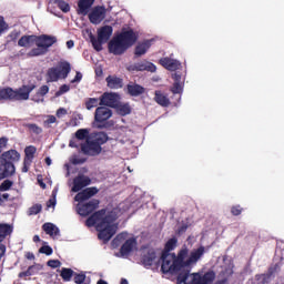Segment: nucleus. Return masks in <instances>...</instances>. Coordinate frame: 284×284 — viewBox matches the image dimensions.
<instances>
[{"mask_svg":"<svg viewBox=\"0 0 284 284\" xmlns=\"http://www.w3.org/2000/svg\"><path fill=\"white\" fill-rule=\"evenodd\" d=\"M179 240L176 237L170 239L164 246L161 255V272L162 274H176L183 271V267H194L200 258L205 254V246H200L190 252L187 245H183L176 253H171L176 250Z\"/></svg>","mask_w":284,"mask_h":284,"instance_id":"nucleus-1","label":"nucleus"},{"mask_svg":"<svg viewBox=\"0 0 284 284\" xmlns=\"http://www.w3.org/2000/svg\"><path fill=\"white\" fill-rule=\"evenodd\" d=\"M114 221H116V216L114 213H108V210L102 209L93 214H91L87 221V227H94L98 233V239L103 241V243H108L114 234H116V225H114Z\"/></svg>","mask_w":284,"mask_h":284,"instance_id":"nucleus-2","label":"nucleus"},{"mask_svg":"<svg viewBox=\"0 0 284 284\" xmlns=\"http://www.w3.org/2000/svg\"><path fill=\"white\" fill-rule=\"evenodd\" d=\"M33 43L37 48L31 49L28 57H43V54H48V50L57 43V37L48 34L22 36L18 41L20 48H30Z\"/></svg>","mask_w":284,"mask_h":284,"instance_id":"nucleus-3","label":"nucleus"},{"mask_svg":"<svg viewBox=\"0 0 284 284\" xmlns=\"http://www.w3.org/2000/svg\"><path fill=\"white\" fill-rule=\"evenodd\" d=\"M37 89V84H23L18 89L11 87H0V103L2 101H28L30 94Z\"/></svg>","mask_w":284,"mask_h":284,"instance_id":"nucleus-4","label":"nucleus"},{"mask_svg":"<svg viewBox=\"0 0 284 284\" xmlns=\"http://www.w3.org/2000/svg\"><path fill=\"white\" fill-rule=\"evenodd\" d=\"M179 272L176 281L180 284H212L214 283V278H216V274L213 271L206 272L204 275L199 273L190 275L192 267H183L182 271Z\"/></svg>","mask_w":284,"mask_h":284,"instance_id":"nucleus-5","label":"nucleus"},{"mask_svg":"<svg viewBox=\"0 0 284 284\" xmlns=\"http://www.w3.org/2000/svg\"><path fill=\"white\" fill-rule=\"evenodd\" d=\"M21 159V154L17 152V150L11 149L6 151L0 156V181L3 179H8V176H12L17 169L14 168V163H17Z\"/></svg>","mask_w":284,"mask_h":284,"instance_id":"nucleus-6","label":"nucleus"},{"mask_svg":"<svg viewBox=\"0 0 284 284\" xmlns=\"http://www.w3.org/2000/svg\"><path fill=\"white\" fill-rule=\"evenodd\" d=\"M112 32H114L112 26H104L98 30V38L92 34L90 36V41L97 52H101V50H103V43H108V41H110Z\"/></svg>","mask_w":284,"mask_h":284,"instance_id":"nucleus-7","label":"nucleus"},{"mask_svg":"<svg viewBox=\"0 0 284 284\" xmlns=\"http://www.w3.org/2000/svg\"><path fill=\"white\" fill-rule=\"evenodd\" d=\"M129 72H156V65L154 63L142 60L126 67Z\"/></svg>","mask_w":284,"mask_h":284,"instance_id":"nucleus-8","label":"nucleus"},{"mask_svg":"<svg viewBox=\"0 0 284 284\" xmlns=\"http://www.w3.org/2000/svg\"><path fill=\"white\" fill-rule=\"evenodd\" d=\"M126 50H129V48L123 43L121 39H119V36L114 37L109 42V52L115 57L124 54Z\"/></svg>","mask_w":284,"mask_h":284,"instance_id":"nucleus-9","label":"nucleus"},{"mask_svg":"<svg viewBox=\"0 0 284 284\" xmlns=\"http://www.w3.org/2000/svg\"><path fill=\"white\" fill-rule=\"evenodd\" d=\"M80 150L85 156H99V153L103 150L99 148L91 139L80 144Z\"/></svg>","mask_w":284,"mask_h":284,"instance_id":"nucleus-10","label":"nucleus"},{"mask_svg":"<svg viewBox=\"0 0 284 284\" xmlns=\"http://www.w3.org/2000/svg\"><path fill=\"white\" fill-rule=\"evenodd\" d=\"M118 37L122 41V43L129 49L132 48V45H134L136 41H139V34L132 29L121 31Z\"/></svg>","mask_w":284,"mask_h":284,"instance_id":"nucleus-11","label":"nucleus"},{"mask_svg":"<svg viewBox=\"0 0 284 284\" xmlns=\"http://www.w3.org/2000/svg\"><path fill=\"white\" fill-rule=\"evenodd\" d=\"M119 99H121L119 93L104 92L100 97V105H105V108H118Z\"/></svg>","mask_w":284,"mask_h":284,"instance_id":"nucleus-12","label":"nucleus"},{"mask_svg":"<svg viewBox=\"0 0 284 284\" xmlns=\"http://www.w3.org/2000/svg\"><path fill=\"white\" fill-rule=\"evenodd\" d=\"M97 207H99V200H91L87 203L80 202L78 204V214L80 216H90Z\"/></svg>","mask_w":284,"mask_h":284,"instance_id":"nucleus-13","label":"nucleus"},{"mask_svg":"<svg viewBox=\"0 0 284 284\" xmlns=\"http://www.w3.org/2000/svg\"><path fill=\"white\" fill-rule=\"evenodd\" d=\"M105 7H94L92 11L89 13V21L93 23V26H99L103 19H105Z\"/></svg>","mask_w":284,"mask_h":284,"instance_id":"nucleus-14","label":"nucleus"},{"mask_svg":"<svg viewBox=\"0 0 284 284\" xmlns=\"http://www.w3.org/2000/svg\"><path fill=\"white\" fill-rule=\"evenodd\" d=\"M112 119V110L108 106H98L94 112V121L95 123H105Z\"/></svg>","mask_w":284,"mask_h":284,"instance_id":"nucleus-15","label":"nucleus"},{"mask_svg":"<svg viewBox=\"0 0 284 284\" xmlns=\"http://www.w3.org/2000/svg\"><path fill=\"white\" fill-rule=\"evenodd\" d=\"M156 261V251L154 248H148L143 251L141 256V263L144 267H152Z\"/></svg>","mask_w":284,"mask_h":284,"instance_id":"nucleus-16","label":"nucleus"},{"mask_svg":"<svg viewBox=\"0 0 284 284\" xmlns=\"http://www.w3.org/2000/svg\"><path fill=\"white\" fill-rule=\"evenodd\" d=\"M95 194H99V189L94 186L87 187L83 191L79 192L74 199L78 203H83V201H88L89 199H92V196H95Z\"/></svg>","mask_w":284,"mask_h":284,"instance_id":"nucleus-17","label":"nucleus"},{"mask_svg":"<svg viewBox=\"0 0 284 284\" xmlns=\"http://www.w3.org/2000/svg\"><path fill=\"white\" fill-rule=\"evenodd\" d=\"M92 183V180L85 175H78L73 180L72 192H81L83 187H88Z\"/></svg>","mask_w":284,"mask_h":284,"instance_id":"nucleus-18","label":"nucleus"},{"mask_svg":"<svg viewBox=\"0 0 284 284\" xmlns=\"http://www.w3.org/2000/svg\"><path fill=\"white\" fill-rule=\"evenodd\" d=\"M283 267V257H274L273 263L270 265L266 276L267 278H272V276H276L281 268Z\"/></svg>","mask_w":284,"mask_h":284,"instance_id":"nucleus-19","label":"nucleus"},{"mask_svg":"<svg viewBox=\"0 0 284 284\" xmlns=\"http://www.w3.org/2000/svg\"><path fill=\"white\" fill-rule=\"evenodd\" d=\"M160 65H162V68H165V70L174 72L181 68V62L171 58H162L160 59Z\"/></svg>","mask_w":284,"mask_h":284,"instance_id":"nucleus-20","label":"nucleus"},{"mask_svg":"<svg viewBox=\"0 0 284 284\" xmlns=\"http://www.w3.org/2000/svg\"><path fill=\"white\" fill-rule=\"evenodd\" d=\"M135 247H136V239L131 237L126 240L120 248L121 256H130V253L133 252Z\"/></svg>","mask_w":284,"mask_h":284,"instance_id":"nucleus-21","label":"nucleus"},{"mask_svg":"<svg viewBox=\"0 0 284 284\" xmlns=\"http://www.w3.org/2000/svg\"><path fill=\"white\" fill-rule=\"evenodd\" d=\"M92 6H94V0H80L78 2V14L88 16Z\"/></svg>","mask_w":284,"mask_h":284,"instance_id":"nucleus-22","label":"nucleus"},{"mask_svg":"<svg viewBox=\"0 0 284 284\" xmlns=\"http://www.w3.org/2000/svg\"><path fill=\"white\" fill-rule=\"evenodd\" d=\"M109 139L110 138L105 132L91 133V140L98 148H101L102 145H104V143H108Z\"/></svg>","mask_w":284,"mask_h":284,"instance_id":"nucleus-23","label":"nucleus"},{"mask_svg":"<svg viewBox=\"0 0 284 284\" xmlns=\"http://www.w3.org/2000/svg\"><path fill=\"white\" fill-rule=\"evenodd\" d=\"M126 91L130 97H141V94H145V88L138 83H130L126 85Z\"/></svg>","mask_w":284,"mask_h":284,"instance_id":"nucleus-24","label":"nucleus"},{"mask_svg":"<svg viewBox=\"0 0 284 284\" xmlns=\"http://www.w3.org/2000/svg\"><path fill=\"white\" fill-rule=\"evenodd\" d=\"M154 101L155 103H158V105H161L162 108H169L170 105V98H168V95L159 90L154 93Z\"/></svg>","mask_w":284,"mask_h":284,"instance_id":"nucleus-25","label":"nucleus"},{"mask_svg":"<svg viewBox=\"0 0 284 284\" xmlns=\"http://www.w3.org/2000/svg\"><path fill=\"white\" fill-rule=\"evenodd\" d=\"M108 88L111 90H119L120 88H123V79L109 75L106 79Z\"/></svg>","mask_w":284,"mask_h":284,"instance_id":"nucleus-26","label":"nucleus"},{"mask_svg":"<svg viewBox=\"0 0 284 284\" xmlns=\"http://www.w3.org/2000/svg\"><path fill=\"white\" fill-rule=\"evenodd\" d=\"M34 154H37V146L34 145H29L24 149V159L27 165L32 163L34 161Z\"/></svg>","mask_w":284,"mask_h":284,"instance_id":"nucleus-27","label":"nucleus"},{"mask_svg":"<svg viewBox=\"0 0 284 284\" xmlns=\"http://www.w3.org/2000/svg\"><path fill=\"white\" fill-rule=\"evenodd\" d=\"M42 230L49 236H59V227H57V225H54V224H52L50 222L44 223L42 225Z\"/></svg>","mask_w":284,"mask_h":284,"instance_id":"nucleus-28","label":"nucleus"},{"mask_svg":"<svg viewBox=\"0 0 284 284\" xmlns=\"http://www.w3.org/2000/svg\"><path fill=\"white\" fill-rule=\"evenodd\" d=\"M58 70H59L60 79H68V74L72 72V67L70 65V62L64 61L60 64Z\"/></svg>","mask_w":284,"mask_h":284,"instance_id":"nucleus-29","label":"nucleus"},{"mask_svg":"<svg viewBox=\"0 0 284 284\" xmlns=\"http://www.w3.org/2000/svg\"><path fill=\"white\" fill-rule=\"evenodd\" d=\"M150 41L146 40L142 43H139L136 47H135V51H134V54L135 57H143V54H145L148 52V50H150Z\"/></svg>","mask_w":284,"mask_h":284,"instance_id":"nucleus-30","label":"nucleus"},{"mask_svg":"<svg viewBox=\"0 0 284 284\" xmlns=\"http://www.w3.org/2000/svg\"><path fill=\"white\" fill-rule=\"evenodd\" d=\"M48 82L54 83L61 79V75L59 74V68H50L47 71Z\"/></svg>","mask_w":284,"mask_h":284,"instance_id":"nucleus-31","label":"nucleus"},{"mask_svg":"<svg viewBox=\"0 0 284 284\" xmlns=\"http://www.w3.org/2000/svg\"><path fill=\"white\" fill-rule=\"evenodd\" d=\"M75 139L78 141H88L91 139L90 130L89 129H79L75 132Z\"/></svg>","mask_w":284,"mask_h":284,"instance_id":"nucleus-32","label":"nucleus"},{"mask_svg":"<svg viewBox=\"0 0 284 284\" xmlns=\"http://www.w3.org/2000/svg\"><path fill=\"white\" fill-rule=\"evenodd\" d=\"M10 234H12V226L10 224H0V243Z\"/></svg>","mask_w":284,"mask_h":284,"instance_id":"nucleus-33","label":"nucleus"},{"mask_svg":"<svg viewBox=\"0 0 284 284\" xmlns=\"http://www.w3.org/2000/svg\"><path fill=\"white\" fill-rule=\"evenodd\" d=\"M61 278L68 283L70 281H72V277L74 276V272L72 268H68V267H62L61 273H60Z\"/></svg>","mask_w":284,"mask_h":284,"instance_id":"nucleus-34","label":"nucleus"},{"mask_svg":"<svg viewBox=\"0 0 284 284\" xmlns=\"http://www.w3.org/2000/svg\"><path fill=\"white\" fill-rule=\"evenodd\" d=\"M101 99L98 98H89L87 99L84 105L87 108V110H92L93 108H99V105H101Z\"/></svg>","mask_w":284,"mask_h":284,"instance_id":"nucleus-35","label":"nucleus"},{"mask_svg":"<svg viewBox=\"0 0 284 284\" xmlns=\"http://www.w3.org/2000/svg\"><path fill=\"white\" fill-rule=\"evenodd\" d=\"M23 128H27L29 132H32V134H42L43 129L34 123H26L23 124Z\"/></svg>","mask_w":284,"mask_h":284,"instance_id":"nucleus-36","label":"nucleus"},{"mask_svg":"<svg viewBox=\"0 0 284 284\" xmlns=\"http://www.w3.org/2000/svg\"><path fill=\"white\" fill-rule=\"evenodd\" d=\"M116 110H119L120 114L122 116H125L132 112V109L130 108V104H121L118 102V106H115Z\"/></svg>","mask_w":284,"mask_h":284,"instance_id":"nucleus-37","label":"nucleus"},{"mask_svg":"<svg viewBox=\"0 0 284 284\" xmlns=\"http://www.w3.org/2000/svg\"><path fill=\"white\" fill-rule=\"evenodd\" d=\"M74 278V283L77 284H90V282L85 281V274L83 273H75L73 274Z\"/></svg>","mask_w":284,"mask_h":284,"instance_id":"nucleus-38","label":"nucleus"},{"mask_svg":"<svg viewBox=\"0 0 284 284\" xmlns=\"http://www.w3.org/2000/svg\"><path fill=\"white\" fill-rule=\"evenodd\" d=\"M41 210H43V206L41 204H34L28 210L29 216H34L37 214H40Z\"/></svg>","mask_w":284,"mask_h":284,"instance_id":"nucleus-39","label":"nucleus"},{"mask_svg":"<svg viewBox=\"0 0 284 284\" xmlns=\"http://www.w3.org/2000/svg\"><path fill=\"white\" fill-rule=\"evenodd\" d=\"M8 30H10V26L6 22V18L0 16V37L4 34V32H8Z\"/></svg>","mask_w":284,"mask_h":284,"instance_id":"nucleus-40","label":"nucleus"},{"mask_svg":"<svg viewBox=\"0 0 284 284\" xmlns=\"http://www.w3.org/2000/svg\"><path fill=\"white\" fill-rule=\"evenodd\" d=\"M57 6L62 12H70V4L64 0H58Z\"/></svg>","mask_w":284,"mask_h":284,"instance_id":"nucleus-41","label":"nucleus"},{"mask_svg":"<svg viewBox=\"0 0 284 284\" xmlns=\"http://www.w3.org/2000/svg\"><path fill=\"white\" fill-rule=\"evenodd\" d=\"M52 246L50 245H43L39 248L40 254H45V256H52Z\"/></svg>","mask_w":284,"mask_h":284,"instance_id":"nucleus-42","label":"nucleus"},{"mask_svg":"<svg viewBox=\"0 0 284 284\" xmlns=\"http://www.w3.org/2000/svg\"><path fill=\"white\" fill-rule=\"evenodd\" d=\"M13 182L10 180H4L0 185V192H8L12 187Z\"/></svg>","mask_w":284,"mask_h":284,"instance_id":"nucleus-43","label":"nucleus"},{"mask_svg":"<svg viewBox=\"0 0 284 284\" xmlns=\"http://www.w3.org/2000/svg\"><path fill=\"white\" fill-rule=\"evenodd\" d=\"M171 92L173 94H181L183 92V85H181V82H174Z\"/></svg>","mask_w":284,"mask_h":284,"instance_id":"nucleus-44","label":"nucleus"},{"mask_svg":"<svg viewBox=\"0 0 284 284\" xmlns=\"http://www.w3.org/2000/svg\"><path fill=\"white\" fill-rule=\"evenodd\" d=\"M50 92V87L43 84L39 88L38 92L36 93V97H45Z\"/></svg>","mask_w":284,"mask_h":284,"instance_id":"nucleus-45","label":"nucleus"},{"mask_svg":"<svg viewBox=\"0 0 284 284\" xmlns=\"http://www.w3.org/2000/svg\"><path fill=\"white\" fill-rule=\"evenodd\" d=\"M231 214L233 216H241V214H243V207H241V205H233L231 207Z\"/></svg>","mask_w":284,"mask_h":284,"instance_id":"nucleus-46","label":"nucleus"},{"mask_svg":"<svg viewBox=\"0 0 284 284\" xmlns=\"http://www.w3.org/2000/svg\"><path fill=\"white\" fill-rule=\"evenodd\" d=\"M65 92H70V85L68 84H62L59 90L55 92V97H61L65 94Z\"/></svg>","mask_w":284,"mask_h":284,"instance_id":"nucleus-47","label":"nucleus"},{"mask_svg":"<svg viewBox=\"0 0 284 284\" xmlns=\"http://www.w3.org/2000/svg\"><path fill=\"white\" fill-rule=\"evenodd\" d=\"M48 267H51L52 270H57L58 267H61V261L59 260H49L47 262Z\"/></svg>","mask_w":284,"mask_h":284,"instance_id":"nucleus-48","label":"nucleus"},{"mask_svg":"<svg viewBox=\"0 0 284 284\" xmlns=\"http://www.w3.org/2000/svg\"><path fill=\"white\" fill-rule=\"evenodd\" d=\"M83 79V74L81 72H75V77L73 80H71V83H81V80Z\"/></svg>","mask_w":284,"mask_h":284,"instance_id":"nucleus-49","label":"nucleus"},{"mask_svg":"<svg viewBox=\"0 0 284 284\" xmlns=\"http://www.w3.org/2000/svg\"><path fill=\"white\" fill-rule=\"evenodd\" d=\"M8 145V138H0V154L3 152V148Z\"/></svg>","mask_w":284,"mask_h":284,"instance_id":"nucleus-50","label":"nucleus"},{"mask_svg":"<svg viewBox=\"0 0 284 284\" xmlns=\"http://www.w3.org/2000/svg\"><path fill=\"white\" fill-rule=\"evenodd\" d=\"M121 241H123V234H118L112 241V244L118 246L121 243Z\"/></svg>","mask_w":284,"mask_h":284,"instance_id":"nucleus-51","label":"nucleus"},{"mask_svg":"<svg viewBox=\"0 0 284 284\" xmlns=\"http://www.w3.org/2000/svg\"><path fill=\"white\" fill-rule=\"evenodd\" d=\"M65 114H68V110H65L64 108H60L57 110V116L59 119H61V116H65Z\"/></svg>","mask_w":284,"mask_h":284,"instance_id":"nucleus-52","label":"nucleus"},{"mask_svg":"<svg viewBox=\"0 0 284 284\" xmlns=\"http://www.w3.org/2000/svg\"><path fill=\"white\" fill-rule=\"evenodd\" d=\"M32 270V266H30L27 271L19 273V278H23L26 276H32V273L30 272Z\"/></svg>","mask_w":284,"mask_h":284,"instance_id":"nucleus-53","label":"nucleus"},{"mask_svg":"<svg viewBox=\"0 0 284 284\" xmlns=\"http://www.w3.org/2000/svg\"><path fill=\"white\" fill-rule=\"evenodd\" d=\"M72 163H73V165H81V164L85 163V159L74 158L72 160Z\"/></svg>","mask_w":284,"mask_h":284,"instance_id":"nucleus-54","label":"nucleus"},{"mask_svg":"<svg viewBox=\"0 0 284 284\" xmlns=\"http://www.w3.org/2000/svg\"><path fill=\"white\" fill-rule=\"evenodd\" d=\"M44 123H48L49 125L52 123H57V116L49 115L48 119L44 121Z\"/></svg>","mask_w":284,"mask_h":284,"instance_id":"nucleus-55","label":"nucleus"},{"mask_svg":"<svg viewBox=\"0 0 284 284\" xmlns=\"http://www.w3.org/2000/svg\"><path fill=\"white\" fill-rule=\"evenodd\" d=\"M32 165V163H27L26 160H23V166H22V172L26 173V172H29L30 170V166Z\"/></svg>","mask_w":284,"mask_h":284,"instance_id":"nucleus-56","label":"nucleus"},{"mask_svg":"<svg viewBox=\"0 0 284 284\" xmlns=\"http://www.w3.org/2000/svg\"><path fill=\"white\" fill-rule=\"evenodd\" d=\"M54 205H57V200H52L50 199L48 202H47V207H54Z\"/></svg>","mask_w":284,"mask_h":284,"instance_id":"nucleus-57","label":"nucleus"},{"mask_svg":"<svg viewBox=\"0 0 284 284\" xmlns=\"http://www.w3.org/2000/svg\"><path fill=\"white\" fill-rule=\"evenodd\" d=\"M8 199H10V194L8 193H3L2 195H0V205L1 203H3V200L8 201Z\"/></svg>","mask_w":284,"mask_h":284,"instance_id":"nucleus-58","label":"nucleus"},{"mask_svg":"<svg viewBox=\"0 0 284 284\" xmlns=\"http://www.w3.org/2000/svg\"><path fill=\"white\" fill-rule=\"evenodd\" d=\"M9 37L11 38L12 41H17V39L19 38V32L13 31L10 33Z\"/></svg>","mask_w":284,"mask_h":284,"instance_id":"nucleus-59","label":"nucleus"},{"mask_svg":"<svg viewBox=\"0 0 284 284\" xmlns=\"http://www.w3.org/2000/svg\"><path fill=\"white\" fill-rule=\"evenodd\" d=\"M173 80H174V83H181V74L175 73V74L173 75Z\"/></svg>","mask_w":284,"mask_h":284,"instance_id":"nucleus-60","label":"nucleus"},{"mask_svg":"<svg viewBox=\"0 0 284 284\" xmlns=\"http://www.w3.org/2000/svg\"><path fill=\"white\" fill-rule=\"evenodd\" d=\"M67 48H68L69 50H72V48H74V41H73V40L67 41Z\"/></svg>","mask_w":284,"mask_h":284,"instance_id":"nucleus-61","label":"nucleus"},{"mask_svg":"<svg viewBox=\"0 0 284 284\" xmlns=\"http://www.w3.org/2000/svg\"><path fill=\"white\" fill-rule=\"evenodd\" d=\"M224 274H226V276H232L234 274V271L232 268H226L224 271Z\"/></svg>","mask_w":284,"mask_h":284,"instance_id":"nucleus-62","label":"nucleus"},{"mask_svg":"<svg viewBox=\"0 0 284 284\" xmlns=\"http://www.w3.org/2000/svg\"><path fill=\"white\" fill-rule=\"evenodd\" d=\"M95 77H103V69H95Z\"/></svg>","mask_w":284,"mask_h":284,"instance_id":"nucleus-63","label":"nucleus"},{"mask_svg":"<svg viewBox=\"0 0 284 284\" xmlns=\"http://www.w3.org/2000/svg\"><path fill=\"white\" fill-rule=\"evenodd\" d=\"M69 145H70V148H79V144L74 140H71Z\"/></svg>","mask_w":284,"mask_h":284,"instance_id":"nucleus-64","label":"nucleus"}]
</instances>
